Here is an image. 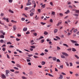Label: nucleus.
Listing matches in <instances>:
<instances>
[{
  "label": "nucleus",
  "mask_w": 79,
  "mask_h": 79,
  "mask_svg": "<svg viewBox=\"0 0 79 79\" xmlns=\"http://www.w3.org/2000/svg\"><path fill=\"white\" fill-rule=\"evenodd\" d=\"M77 31V29H76L73 30V32H76V31Z\"/></svg>",
  "instance_id": "57"
},
{
  "label": "nucleus",
  "mask_w": 79,
  "mask_h": 79,
  "mask_svg": "<svg viewBox=\"0 0 79 79\" xmlns=\"http://www.w3.org/2000/svg\"><path fill=\"white\" fill-rule=\"evenodd\" d=\"M17 36L18 37H21V35L19 34H17Z\"/></svg>",
  "instance_id": "63"
},
{
  "label": "nucleus",
  "mask_w": 79,
  "mask_h": 79,
  "mask_svg": "<svg viewBox=\"0 0 79 79\" xmlns=\"http://www.w3.org/2000/svg\"><path fill=\"white\" fill-rule=\"evenodd\" d=\"M7 57L8 58V59H10V56L8 55V54L6 55Z\"/></svg>",
  "instance_id": "43"
},
{
  "label": "nucleus",
  "mask_w": 79,
  "mask_h": 79,
  "mask_svg": "<svg viewBox=\"0 0 79 79\" xmlns=\"http://www.w3.org/2000/svg\"><path fill=\"white\" fill-rule=\"evenodd\" d=\"M30 47H31V48H35V46H30Z\"/></svg>",
  "instance_id": "36"
},
{
  "label": "nucleus",
  "mask_w": 79,
  "mask_h": 79,
  "mask_svg": "<svg viewBox=\"0 0 79 79\" xmlns=\"http://www.w3.org/2000/svg\"><path fill=\"white\" fill-rule=\"evenodd\" d=\"M34 15V13L31 12L30 14V16H33Z\"/></svg>",
  "instance_id": "8"
},
{
  "label": "nucleus",
  "mask_w": 79,
  "mask_h": 79,
  "mask_svg": "<svg viewBox=\"0 0 79 79\" xmlns=\"http://www.w3.org/2000/svg\"><path fill=\"white\" fill-rule=\"evenodd\" d=\"M60 67L61 68V69H63V65L60 66Z\"/></svg>",
  "instance_id": "49"
},
{
  "label": "nucleus",
  "mask_w": 79,
  "mask_h": 79,
  "mask_svg": "<svg viewBox=\"0 0 79 79\" xmlns=\"http://www.w3.org/2000/svg\"><path fill=\"white\" fill-rule=\"evenodd\" d=\"M40 55L41 56H43L44 55V53H41V54H40Z\"/></svg>",
  "instance_id": "54"
},
{
  "label": "nucleus",
  "mask_w": 79,
  "mask_h": 79,
  "mask_svg": "<svg viewBox=\"0 0 79 79\" xmlns=\"http://www.w3.org/2000/svg\"><path fill=\"white\" fill-rule=\"evenodd\" d=\"M9 12H10V13H14V12H13V11L11 10H9Z\"/></svg>",
  "instance_id": "23"
},
{
  "label": "nucleus",
  "mask_w": 79,
  "mask_h": 79,
  "mask_svg": "<svg viewBox=\"0 0 79 79\" xmlns=\"http://www.w3.org/2000/svg\"><path fill=\"white\" fill-rule=\"evenodd\" d=\"M63 45H64V46H65V47H69L68 45H67V44H63Z\"/></svg>",
  "instance_id": "15"
},
{
  "label": "nucleus",
  "mask_w": 79,
  "mask_h": 79,
  "mask_svg": "<svg viewBox=\"0 0 79 79\" xmlns=\"http://www.w3.org/2000/svg\"><path fill=\"white\" fill-rule=\"evenodd\" d=\"M63 77L61 75H60V77H59V79H62Z\"/></svg>",
  "instance_id": "18"
},
{
  "label": "nucleus",
  "mask_w": 79,
  "mask_h": 79,
  "mask_svg": "<svg viewBox=\"0 0 79 79\" xmlns=\"http://www.w3.org/2000/svg\"><path fill=\"white\" fill-rule=\"evenodd\" d=\"M56 39H60V37H58V36H56Z\"/></svg>",
  "instance_id": "48"
},
{
  "label": "nucleus",
  "mask_w": 79,
  "mask_h": 79,
  "mask_svg": "<svg viewBox=\"0 0 79 79\" xmlns=\"http://www.w3.org/2000/svg\"><path fill=\"white\" fill-rule=\"evenodd\" d=\"M32 3L33 4H35V2L34 1H33Z\"/></svg>",
  "instance_id": "46"
},
{
  "label": "nucleus",
  "mask_w": 79,
  "mask_h": 79,
  "mask_svg": "<svg viewBox=\"0 0 79 79\" xmlns=\"http://www.w3.org/2000/svg\"><path fill=\"white\" fill-rule=\"evenodd\" d=\"M75 46H79V44L77 43H76L75 44Z\"/></svg>",
  "instance_id": "38"
},
{
  "label": "nucleus",
  "mask_w": 79,
  "mask_h": 79,
  "mask_svg": "<svg viewBox=\"0 0 79 79\" xmlns=\"http://www.w3.org/2000/svg\"><path fill=\"white\" fill-rule=\"evenodd\" d=\"M41 24H42L43 25H44V24H45V23H44V22H41Z\"/></svg>",
  "instance_id": "53"
},
{
  "label": "nucleus",
  "mask_w": 79,
  "mask_h": 79,
  "mask_svg": "<svg viewBox=\"0 0 79 79\" xmlns=\"http://www.w3.org/2000/svg\"><path fill=\"white\" fill-rule=\"evenodd\" d=\"M23 31H27V28H24L23 29Z\"/></svg>",
  "instance_id": "16"
},
{
  "label": "nucleus",
  "mask_w": 79,
  "mask_h": 79,
  "mask_svg": "<svg viewBox=\"0 0 79 79\" xmlns=\"http://www.w3.org/2000/svg\"><path fill=\"white\" fill-rule=\"evenodd\" d=\"M69 8H70L71 9H72L73 8V6L71 5H69Z\"/></svg>",
  "instance_id": "30"
},
{
  "label": "nucleus",
  "mask_w": 79,
  "mask_h": 79,
  "mask_svg": "<svg viewBox=\"0 0 79 79\" xmlns=\"http://www.w3.org/2000/svg\"><path fill=\"white\" fill-rule=\"evenodd\" d=\"M7 45H8V44H10V45H11L12 44L11 43V42H8L7 43Z\"/></svg>",
  "instance_id": "24"
},
{
  "label": "nucleus",
  "mask_w": 79,
  "mask_h": 79,
  "mask_svg": "<svg viewBox=\"0 0 79 79\" xmlns=\"http://www.w3.org/2000/svg\"><path fill=\"white\" fill-rule=\"evenodd\" d=\"M70 41L72 42L73 44H74V43H77V42L76 41H74V40H71Z\"/></svg>",
  "instance_id": "6"
},
{
  "label": "nucleus",
  "mask_w": 79,
  "mask_h": 79,
  "mask_svg": "<svg viewBox=\"0 0 79 79\" xmlns=\"http://www.w3.org/2000/svg\"><path fill=\"white\" fill-rule=\"evenodd\" d=\"M56 61L57 62H60V60L59 59H57Z\"/></svg>",
  "instance_id": "50"
},
{
  "label": "nucleus",
  "mask_w": 79,
  "mask_h": 79,
  "mask_svg": "<svg viewBox=\"0 0 79 79\" xmlns=\"http://www.w3.org/2000/svg\"><path fill=\"white\" fill-rule=\"evenodd\" d=\"M6 50V49H5V48H2V50H3V52H5V51Z\"/></svg>",
  "instance_id": "47"
},
{
  "label": "nucleus",
  "mask_w": 79,
  "mask_h": 79,
  "mask_svg": "<svg viewBox=\"0 0 79 79\" xmlns=\"http://www.w3.org/2000/svg\"><path fill=\"white\" fill-rule=\"evenodd\" d=\"M61 57L62 58H65V56H64L63 55H61Z\"/></svg>",
  "instance_id": "22"
},
{
  "label": "nucleus",
  "mask_w": 79,
  "mask_h": 79,
  "mask_svg": "<svg viewBox=\"0 0 79 79\" xmlns=\"http://www.w3.org/2000/svg\"><path fill=\"white\" fill-rule=\"evenodd\" d=\"M35 12V9L33 8L30 11V13H34Z\"/></svg>",
  "instance_id": "5"
},
{
  "label": "nucleus",
  "mask_w": 79,
  "mask_h": 79,
  "mask_svg": "<svg viewBox=\"0 0 79 79\" xmlns=\"http://www.w3.org/2000/svg\"><path fill=\"white\" fill-rule=\"evenodd\" d=\"M22 79H27V78L24 76L22 77Z\"/></svg>",
  "instance_id": "21"
},
{
  "label": "nucleus",
  "mask_w": 79,
  "mask_h": 79,
  "mask_svg": "<svg viewBox=\"0 0 79 79\" xmlns=\"http://www.w3.org/2000/svg\"><path fill=\"white\" fill-rule=\"evenodd\" d=\"M44 35H47V34H48V32L46 31H44Z\"/></svg>",
  "instance_id": "20"
},
{
  "label": "nucleus",
  "mask_w": 79,
  "mask_h": 79,
  "mask_svg": "<svg viewBox=\"0 0 79 79\" xmlns=\"http://www.w3.org/2000/svg\"><path fill=\"white\" fill-rule=\"evenodd\" d=\"M33 57L34 58H39V57L37 56H36L35 55H34L33 56Z\"/></svg>",
  "instance_id": "28"
},
{
  "label": "nucleus",
  "mask_w": 79,
  "mask_h": 79,
  "mask_svg": "<svg viewBox=\"0 0 79 79\" xmlns=\"http://www.w3.org/2000/svg\"><path fill=\"white\" fill-rule=\"evenodd\" d=\"M14 68L15 69H16V70H19V69H18V68L16 67H14Z\"/></svg>",
  "instance_id": "25"
},
{
  "label": "nucleus",
  "mask_w": 79,
  "mask_h": 79,
  "mask_svg": "<svg viewBox=\"0 0 79 79\" xmlns=\"http://www.w3.org/2000/svg\"><path fill=\"white\" fill-rule=\"evenodd\" d=\"M28 65H29L30 66H31V62H29L28 63Z\"/></svg>",
  "instance_id": "64"
},
{
  "label": "nucleus",
  "mask_w": 79,
  "mask_h": 79,
  "mask_svg": "<svg viewBox=\"0 0 79 79\" xmlns=\"http://www.w3.org/2000/svg\"><path fill=\"white\" fill-rule=\"evenodd\" d=\"M53 57L52 56H50L48 57V59H50L51 58H52Z\"/></svg>",
  "instance_id": "61"
},
{
  "label": "nucleus",
  "mask_w": 79,
  "mask_h": 79,
  "mask_svg": "<svg viewBox=\"0 0 79 79\" xmlns=\"http://www.w3.org/2000/svg\"><path fill=\"white\" fill-rule=\"evenodd\" d=\"M28 7H26V8H25V10H28Z\"/></svg>",
  "instance_id": "62"
},
{
  "label": "nucleus",
  "mask_w": 79,
  "mask_h": 79,
  "mask_svg": "<svg viewBox=\"0 0 79 79\" xmlns=\"http://www.w3.org/2000/svg\"><path fill=\"white\" fill-rule=\"evenodd\" d=\"M62 53L63 55H64V56H69V55H68V54H67V53H66L65 52H62Z\"/></svg>",
  "instance_id": "4"
},
{
  "label": "nucleus",
  "mask_w": 79,
  "mask_h": 79,
  "mask_svg": "<svg viewBox=\"0 0 79 79\" xmlns=\"http://www.w3.org/2000/svg\"><path fill=\"white\" fill-rule=\"evenodd\" d=\"M19 71H16L15 72V74H17L18 73H19Z\"/></svg>",
  "instance_id": "58"
},
{
  "label": "nucleus",
  "mask_w": 79,
  "mask_h": 79,
  "mask_svg": "<svg viewBox=\"0 0 79 79\" xmlns=\"http://www.w3.org/2000/svg\"><path fill=\"white\" fill-rule=\"evenodd\" d=\"M45 64V62L43 61L42 62H41V64L42 65H44Z\"/></svg>",
  "instance_id": "19"
},
{
  "label": "nucleus",
  "mask_w": 79,
  "mask_h": 79,
  "mask_svg": "<svg viewBox=\"0 0 79 79\" xmlns=\"http://www.w3.org/2000/svg\"><path fill=\"white\" fill-rule=\"evenodd\" d=\"M70 64V66H73V64L71 62H70L69 63Z\"/></svg>",
  "instance_id": "44"
},
{
  "label": "nucleus",
  "mask_w": 79,
  "mask_h": 79,
  "mask_svg": "<svg viewBox=\"0 0 79 79\" xmlns=\"http://www.w3.org/2000/svg\"><path fill=\"white\" fill-rule=\"evenodd\" d=\"M52 60L54 61H56V57H52Z\"/></svg>",
  "instance_id": "7"
},
{
  "label": "nucleus",
  "mask_w": 79,
  "mask_h": 79,
  "mask_svg": "<svg viewBox=\"0 0 79 79\" xmlns=\"http://www.w3.org/2000/svg\"><path fill=\"white\" fill-rule=\"evenodd\" d=\"M72 51L73 52H76V50L75 48H72Z\"/></svg>",
  "instance_id": "14"
},
{
  "label": "nucleus",
  "mask_w": 79,
  "mask_h": 79,
  "mask_svg": "<svg viewBox=\"0 0 79 79\" xmlns=\"http://www.w3.org/2000/svg\"><path fill=\"white\" fill-rule=\"evenodd\" d=\"M57 50H60V49H61V48H60L59 47H57Z\"/></svg>",
  "instance_id": "40"
},
{
  "label": "nucleus",
  "mask_w": 79,
  "mask_h": 79,
  "mask_svg": "<svg viewBox=\"0 0 79 79\" xmlns=\"http://www.w3.org/2000/svg\"><path fill=\"white\" fill-rule=\"evenodd\" d=\"M65 63L67 65V66H69V64H68V62H65Z\"/></svg>",
  "instance_id": "31"
},
{
  "label": "nucleus",
  "mask_w": 79,
  "mask_h": 79,
  "mask_svg": "<svg viewBox=\"0 0 79 79\" xmlns=\"http://www.w3.org/2000/svg\"><path fill=\"white\" fill-rule=\"evenodd\" d=\"M51 14L53 15H54L55 14V12L52 11Z\"/></svg>",
  "instance_id": "26"
},
{
  "label": "nucleus",
  "mask_w": 79,
  "mask_h": 79,
  "mask_svg": "<svg viewBox=\"0 0 79 79\" xmlns=\"http://www.w3.org/2000/svg\"><path fill=\"white\" fill-rule=\"evenodd\" d=\"M38 12H39V13H40V12H41V11L40 10V9H38Z\"/></svg>",
  "instance_id": "52"
},
{
  "label": "nucleus",
  "mask_w": 79,
  "mask_h": 79,
  "mask_svg": "<svg viewBox=\"0 0 79 79\" xmlns=\"http://www.w3.org/2000/svg\"><path fill=\"white\" fill-rule=\"evenodd\" d=\"M75 13H79V10H75Z\"/></svg>",
  "instance_id": "12"
},
{
  "label": "nucleus",
  "mask_w": 79,
  "mask_h": 79,
  "mask_svg": "<svg viewBox=\"0 0 79 79\" xmlns=\"http://www.w3.org/2000/svg\"><path fill=\"white\" fill-rule=\"evenodd\" d=\"M27 62H31V60L29 59H27Z\"/></svg>",
  "instance_id": "51"
},
{
  "label": "nucleus",
  "mask_w": 79,
  "mask_h": 79,
  "mask_svg": "<svg viewBox=\"0 0 79 79\" xmlns=\"http://www.w3.org/2000/svg\"><path fill=\"white\" fill-rule=\"evenodd\" d=\"M58 32V29H56L54 30V33H56Z\"/></svg>",
  "instance_id": "9"
},
{
  "label": "nucleus",
  "mask_w": 79,
  "mask_h": 79,
  "mask_svg": "<svg viewBox=\"0 0 79 79\" xmlns=\"http://www.w3.org/2000/svg\"><path fill=\"white\" fill-rule=\"evenodd\" d=\"M16 66L17 67H19V68H21V65L19 64H17Z\"/></svg>",
  "instance_id": "11"
},
{
  "label": "nucleus",
  "mask_w": 79,
  "mask_h": 79,
  "mask_svg": "<svg viewBox=\"0 0 79 79\" xmlns=\"http://www.w3.org/2000/svg\"><path fill=\"white\" fill-rule=\"evenodd\" d=\"M12 1H13V0H9V3H11Z\"/></svg>",
  "instance_id": "59"
},
{
  "label": "nucleus",
  "mask_w": 79,
  "mask_h": 79,
  "mask_svg": "<svg viewBox=\"0 0 79 79\" xmlns=\"http://www.w3.org/2000/svg\"><path fill=\"white\" fill-rule=\"evenodd\" d=\"M34 35L35 36H37V33H34Z\"/></svg>",
  "instance_id": "60"
},
{
  "label": "nucleus",
  "mask_w": 79,
  "mask_h": 79,
  "mask_svg": "<svg viewBox=\"0 0 79 79\" xmlns=\"http://www.w3.org/2000/svg\"><path fill=\"white\" fill-rule=\"evenodd\" d=\"M69 13V10H67L66 12H65L64 13L65 14H68V13Z\"/></svg>",
  "instance_id": "17"
},
{
  "label": "nucleus",
  "mask_w": 79,
  "mask_h": 79,
  "mask_svg": "<svg viewBox=\"0 0 79 79\" xmlns=\"http://www.w3.org/2000/svg\"><path fill=\"white\" fill-rule=\"evenodd\" d=\"M48 75L51 77H53V76L50 73H48Z\"/></svg>",
  "instance_id": "27"
},
{
  "label": "nucleus",
  "mask_w": 79,
  "mask_h": 79,
  "mask_svg": "<svg viewBox=\"0 0 79 79\" xmlns=\"http://www.w3.org/2000/svg\"><path fill=\"white\" fill-rule=\"evenodd\" d=\"M32 56H33V55L32 54L29 55H28V56H29V57H31Z\"/></svg>",
  "instance_id": "34"
},
{
  "label": "nucleus",
  "mask_w": 79,
  "mask_h": 79,
  "mask_svg": "<svg viewBox=\"0 0 79 79\" xmlns=\"http://www.w3.org/2000/svg\"><path fill=\"white\" fill-rule=\"evenodd\" d=\"M73 15H74L75 16H76L77 17L78 16H79V15L77 14H73Z\"/></svg>",
  "instance_id": "35"
},
{
  "label": "nucleus",
  "mask_w": 79,
  "mask_h": 79,
  "mask_svg": "<svg viewBox=\"0 0 79 79\" xmlns=\"http://www.w3.org/2000/svg\"><path fill=\"white\" fill-rule=\"evenodd\" d=\"M44 39V37L42 36H41L40 38H39V40H40V39Z\"/></svg>",
  "instance_id": "39"
},
{
  "label": "nucleus",
  "mask_w": 79,
  "mask_h": 79,
  "mask_svg": "<svg viewBox=\"0 0 79 79\" xmlns=\"http://www.w3.org/2000/svg\"><path fill=\"white\" fill-rule=\"evenodd\" d=\"M26 34H30V32L29 31H27L26 33Z\"/></svg>",
  "instance_id": "37"
},
{
  "label": "nucleus",
  "mask_w": 79,
  "mask_h": 79,
  "mask_svg": "<svg viewBox=\"0 0 79 79\" xmlns=\"http://www.w3.org/2000/svg\"><path fill=\"white\" fill-rule=\"evenodd\" d=\"M10 71L11 72H15V70L13 69H10Z\"/></svg>",
  "instance_id": "42"
},
{
  "label": "nucleus",
  "mask_w": 79,
  "mask_h": 79,
  "mask_svg": "<svg viewBox=\"0 0 79 79\" xmlns=\"http://www.w3.org/2000/svg\"><path fill=\"white\" fill-rule=\"evenodd\" d=\"M41 43H44V40H41Z\"/></svg>",
  "instance_id": "56"
},
{
  "label": "nucleus",
  "mask_w": 79,
  "mask_h": 79,
  "mask_svg": "<svg viewBox=\"0 0 79 79\" xmlns=\"http://www.w3.org/2000/svg\"><path fill=\"white\" fill-rule=\"evenodd\" d=\"M14 46L13 45H10L9 48H14Z\"/></svg>",
  "instance_id": "41"
},
{
  "label": "nucleus",
  "mask_w": 79,
  "mask_h": 79,
  "mask_svg": "<svg viewBox=\"0 0 79 79\" xmlns=\"http://www.w3.org/2000/svg\"><path fill=\"white\" fill-rule=\"evenodd\" d=\"M6 74H8L9 73H10V71L8 70H6Z\"/></svg>",
  "instance_id": "13"
},
{
  "label": "nucleus",
  "mask_w": 79,
  "mask_h": 79,
  "mask_svg": "<svg viewBox=\"0 0 79 79\" xmlns=\"http://www.w3.org/2000/svg\"><path fill=\"white\" fill-rule=\"evenodd\" d=\"M61 23L60 22L58 23L57 24V26H60V24H61Z\"/></svg>",
  "instance_id": "33"
},
{
  "label": "nucleus",
  "mask_w": 79,
  "mask_h": 79,
  "mask_svg": "<svg viewBox=\"0 0 79 79\" xmlns=\"http://www.w3.org/2000/svg\"><path fill=\"white\" fill-rule=\"evenodd\" d=\"M60 15V16H63V14L61 13H60L59 14Z\"/></svg>",
  "instance_id": "45"
},
{
  "label": "nucleus",
  "mask_w": 79,
  "mask_h": 79,
  "mask_svg": "<svg viewBox=\"0 0 79 79\" xmlns=\"http://www.w3.org/2000/svg\"><path fill=\"white\" fill-rule=\"evenodd\" d=\"M0 32L1 33V34H2L3 35H0V37L1 38H5V36H4V35H5V32H3V31L2 30L0 31Z\"/></svg>",
  "instance_id": "1"
},
{
  "label": "nucleus",
  "mask_w": 79,
  "mask_h": 79,
  "mask_svg": "<svg viewBox=\"0 0 79 79\" xmlns=\"http://www.w3.org/2000/svg\"><path fill=\"white\" fill-rule=\"evenodd\" d=\"M42 8H45V4L42 5Z\"/></svg>",
  "instance_id": "32"
},
{
  "label": "nucleus",
  "mask_w": 79,
  "mask_h": 79,
  "mask_svg": "<svg viewBox=\"0 0 79 79\" xmlns=\"http://www.w3.org/2000/svg\"><path fill=\"white\" fill-rule=\"evenodd\" d=\"M74 56L76 58H77V59H79V56H77V55H75Z\"/></svg>",
  "instance_id": "29"
},
{
  "label": "nucleus",
  "mask_w": 79,
  "mask_h": 79,
  "mask_svg": "<svg viewBox=\"0 0 79 79\" xmlns=\"http://www.w3.org/2000/svg\"><path fill=\"white\" fill-rule=\"evenodd\" d=\"M13 28L14 31H15L16 30V25H14Z\"/></svg>",
  "instance_id": "3"
},
{
  "label": "nucleus",
  "mask_w": 79,
  "mask_h": 79,
  "mask_svg": "<svg viewBox=\"0 0 79 79\" xmlns=\"http://www.w3.org/2000/svg\"><path fill=\"white\" fill-rule=\"evenodd\" d=\"M1 77L2 79H5L6 78V76L4 74H2L1 75Z\"/></svg>",
  "instance_id": "2"
},
{
  "label": "nucleus",
  "mask_w": 79,
  "mask_h": 79,
  "mask_svg": "<svg viewBox=\"0 0 79 79\" xmlns=\"http://www.w3.org/2000/svg\"><path fill=\"white\" fill-rule=\"evenodd\" d=\"M32 4L31 3V2H27V6H28L29 5H31V4Z\"/></svg>",
  "instance_id": "10"
},
{
  "label": "nucleus",
  "mask_w": 79,
  "mask_h": 79,
  "mask_svg": "<svg viewBox=\"0 0 79 79\" xmlns=\"http://www.w3.org/2000/svg\"><path fill=\"white\" fill-rule=\"evenodd\" d=\"M21 20L23 21H24L25 20V19H24V18H22L21 19Z\"/></svg>",
  "instance_id": "55"
}]
</instances>
